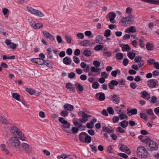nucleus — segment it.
<instances>
[{
    "label": "nucleus",
    "mask_w": 159,
    "mask_h": 159,
    "mask_svg": "<svg viewBox=\"0 0 159 159\" xmlns=\"http://www.w3.org/2000/svg\"><path fill=\"white\" fill-rule=\"evenodd\" d=\"M8 141L11 147L12 148L18 150L20 148L21 146L20 142L17 137H12L9 139Z\"/></svg>",
    "instance_id": "obj_2"
},
{
    "label": "nucleus",
    "mask_w": 159,
    "mask_h": 159,
    "mask_svg": "<svg viewBox=\"0 0 159 159\" xmlns=\"http://www.w3.org/2000/svg\"><path fill=\"white\" fill-rule=\"evenodd\" d=\"M75 85H77V87L79 90L80 91L82 92L84 90L83 87L80 84H79L78 83H77L75 84Z\"/></svg>",
    "instance_id": "obj_45"
},
{
    "label": "nucleus",
    "mask_w": 159,
    "mask_h": 159,
    "mask_svg": "<svg viewBox=\"0 0 159 159\" xmlns=\"http://www.w3.org/2000/svg\"><path fill=\"white\" fill-rule=\"evenodd\" d=\"M21 146L23 151L27 153H30L32 151L30 145L26 143H22Z\"/></svg>",
    "instance_id": "obj_9"
},
{
    "label": "nucleus",
    "mask_w": 159,
    "mask_h": 159,
    "mask_svg": "<svg viewBox=\"0 0 159 159\" xmlns=\"http://www.w3.org/2000/svg\"><path fill=\"white\" fill-rule=\"evenodd\" d=\"M127 114L129 115L130 116L132 115H135L137 114V110L136 109L134 108L132 110L129 111V109H128L127 110Z\"/></svg>",
    "instance_id": "obj_22"
},
{
    "label": "nucleus",
    "mask_w": 159,
    "mask_h": 159,
    "mask_svg": "<svg viewBox=\"0 0 159 159\" xmlns=\"http://www.w3.org/2000/svg\"><path fill=\"white\" fill-rule=\"evenodd\" d=\"M37 61H33V63H35L38 64L39 65H42L45 64L46 61L44 60L41 58H37Z\"/></svg>",
    "instance_id": "obj_17"
},
{
    "label": "nucleus",
    "mask_w": 159,
    "mask_h": 159,
    "mask_svg": "<svg viewBox=\"0 0 159 159\" xmlns=\"http://www.w3.org/2000/svg\"><path fill=\"white\" fill-rule=\"evenodd\" d=\"M61 115L63 117H67L68 115V112L66 110L61 111Z\"/></svg>",
    "instance_id": "obj_49"
},
{
    "label": "nucleus",
    "mask_w": 159,
    "mask_h": 159,
    "mask_svg": "<svg viewBox=\"0 0 159 159\" xmlns=\"http://www.w3.org/2000/svg\"><path fill=\"white\" fill-rule=\"evenodd\" d=\"M146 111L149 115H154L153 111L151 109L146 110Z\"/></svg>",
    "instance_id": "obj_63"
},
{
    "label": "nucleus",
    "mask_w": 159,
    "mask_h": 159,
    "mask_svg": "<svg viewBox=\"0 0 159 159\" xmlns=\"http://www.w3.org/2000/svg\"><path fill=\"white\" fill-rule=\"evenodd\" d=\"M28 21L29 22L31 26L35 29V24H36L35 22L32 20L30 19H28Z\"/></svg>",
    "instance_id": "obj_39"
},
{
    "label": "nucleus",
    "mask_w": 159,
    "mask_h": 159,
    "mask_svg": "<svg viewBox=\"0 0 159 159\" xmlns=\"http://www.w3.org/2000/svg\"><path fill=\"white\" fill-rule=\"evenodd\" d=\"M129 124V122L127 120H123L120 123L121 126L123 128L126 127Z\"/></svg>",
    "instance_id": "obj_28"
},
{
    "label": "nucleus",
    "mask_w": 159,
    "mask_h": 159,
    "mask_svg": "<svg viewBox=\"0 0 159 159\" xmlns=\"http://www.w3.org/2000/svg\"><path fill=\"white\" fill-rule=\"evenodd\" d=\"M147 84L151 88H156L158 86V82L155 79H151L147 81Z\"/></svg>",
    "instance_id": "obj_7"
},
{
    "label": "nucleus",
    "mask_w": 159,
    "mask_h": 159,
    "mask_svg": "<svg viewBox=\"0 0 159 159\" xmlns=\"http://www.w3.org/2000/svg\"><path fill=\"white\" fill-rule=\"evenodd\" d=\"M116 16V14L115 13L111 12H109L107 15L106 18L109 20L111 23L114 24L116 22V21L115 20Z\"/></svg>",
    "instance_id": "obj_8"
},
{
    "label": "nucleus",
    "mask_w": 159,
    "mask_h": 159,
    "mask_svg": "<svg viewBox=\"0 0 159 159\" xmlns=\"http://www.w3.org/2000/svg\"><path fill=\"white\" fill-rule=\"evenodd\" d=\"M66 87L67 89H69L70 91L73 92L75 91V88L72 87V85L70 83H68L66 84Z\"/></svg>",
    "instance_id": "obj_24"
},
{
    "label": "nucleus",
    "mask_w": 159,
    "mask_h": 159,
    "mask_svg": "<svg viewBox=\"0 0 159 159\" xmlns=\"http://www.w3.org/2000/svg\"><path fill=\"white\" fill-rule=\"evenodd\" d=\"M10 131L13 135H18V138L22 141H25V137L24 134L17 127L15 126H11L10 129Z\"/></svg>",
    "instance_id": "obj_1"
},
{
    "label": "nucleus",
    "mask_w": 159,
    "mask_h": 159,
    "mask_svg": "<svg viewBox=\"0 0 159 159\" xmlns=\"http://www.w3.org/2000/svg\"><path fill=\"white\" fill-rule=\"evenodd\" d=\"M121 21L125 25H126V22H127L128 24H129L133 23V16L132 15H129L126 17H124L121 19Z\"/></svg>",
    "instance_id": "obj_6"
},
{
    "label": "nucleus",
    "mask_w": 159,
    "mask_h": 159,
    "mask_svg": "<svg viewBox=\"0 0 159 159\" xmlns=\"http://www.w3.org/2000/svg\"><path fill=\"white\" fill-rule=\"evenodd\" d=\"M99 70V68L97 67L95 68L94 66H92L91 67V72H98Z\"/></svg>",
    "instance_id": "obj_53"
},
{
    "label": "nucleus",
    "mask_w": 159,
    "mask_h": 159,
    "mask_svg": "<svg viewBox=\"0 0 159 159\" xmlns=\"http://www.w3.org/2000/svg\"><path fill=\"white\" fill-rule=\"evenodd\" d=\"M142 57L139 56H138L134 59L135 61L136 62H139L140 61H142Z\"/></svg>",
    "instance_id": "obj_61"
},
{
    "label": "nucleus",
    "mask_w": 159,
    "mask_h": 159,
    "mask_svg": "<svg viewBox=\"0 0 159 159\" xmlns=\"http://www.w3.org/2000/svg\"><path fill=\"white\" fill-rule=\"evenodd\" d=\"M78 114L79 116L82 118H79V120L81 123H85L88 120V118L91 117L92 116L91 115H88L84 111H80L79 112Z\"/></svg>",
    "instance_id": "obj_5"
},
{
    "label": "nucleus",
    "mask_w": 159,
    "mask_h": 159,
    "mask_svg": "<svg viewBox=\"0 0 159 159\" xmlns=\"http://www.w3.org/2000/svg\"><path fill=\"white\" fill-rule=\"evenodd\" d=\"M148 96H150V95L146 91H143L142 93L141 97L143 98H145Z\"/></svg>",
    "instance_id": "obj_48"
},
{
    "label": "nucleus",
    "mask_w": 159,
    "mask_h": 159,
    "mask_svg": "<svg viewBox=\"0 0 159 159\" xmlns=\"http://www.w3.org/2000/svg\"><path fill=\"white\" fill-rule=\"evenodd\" d=\"M0 122L1 123L3 124H8L7 119L2 116H0Z\"/></svg>",
    "instance_id": "obj_33"
},
{
    "label": "nucleus",
    "mask_w": 159,
    "mask_h": 159,
    "mask_svg": "<svg viewBox=\"0 0 159 159\" xmlns=\"http://www.w3.org/2000/svg\"><path fill=\"white\" fill-rule=\"evenodd\" d=\"M122 50L123 52L128 51L130 50L129 46L128 44H125L123 45L122 48Z\"/></svg>",
    "instance_id": "obj_34"
},
{
    "label": "nucleus",
    "mask_w": 159,
    "mask_h": 159,
    "mask_svg": "<svg viewBox=\"0 0 159 159\" xmlns=\"http://www.w3.org/2000/svg\"><path fill=\"white\" fill-rule=\"evenodd\" d=\"M149 101L152 103H155L157 102V98L156 97L153 96L152 97L151 99Z\"/></svg>",
    "instance_id": "obj_52"
},
{
    "label": "nucleus",
    "mask_w": 159,
    "mask_h": 159,
    "mask_svg": "<svg viewBox=\"0 0 159 159\" xmlns=\"http://www.w3.org/2000/svg\"><path fill=\"white\" fill-rule=\"evenodd\" d=\"M140 116L141 118L145 120H146L148 119V117L147 115L144 113H141L140 114Z\"/></svg>",
    "instance_id": "obj_40"
},
{
    "label": "nucleus",
    "mask_w": 159,
    "mask_h": 159,
    "mask_svg": "<svg viewBox=\"0 0 159 159\" xmlns=\"http://www.w3.org/2000/svg\"><path fill=\"white\" fill-rule=\"evenodd\" d=\"M146 143V146L148 147V149L150 151H153L157 150L158 148V146L157 143L150 139L148 138L144 141Z\"/></svg>",
    "instance_id": "obj_4"
},
{
    "label": "nucleus",
    "mask_w": 159,
    "mask_h": 159,
    "mask_svg": "<svg viewBox=\"0 0 159 159\" xmlns=\"http://www.w3.org/2000/svg\"><path fill=\"white\" fill-rule=\"evenodd\" d=\"M36 16L39 17H43L45 16V15L43 12L38 10Z\"/></svg>",
    "instance_id": "obj_46"
},
{
    "label": "nucleus",
    "mask_w": 159,
    "mask_h": 159,
    "mask_svg": "<svg viewBox=\"0 0 159 159\" xmlns=\"http://www.w3.org/2000/svg\"><path fill=\"white\" fill-rule=\"evenodd\" d=\"M56 39L58 43H60L62 42V39L60 35L57 36Z\"/></svg>",
    "instance_id": "obj_62"
},
{
    "label": "nucleus",
    "mask_w": 159,
    "mask_h": 159,
    "mask_svg": "<svg viewBox=\"0 0 159 159\" xmlns=\"http://www.w3.org/2000/svg\"><path fill=\"white\" fill-rule=\"evenodd\" d=\"M103 37L102 35H98L96 38L95 41L97 43L102 44Z\"/></svg>",
    "instance_id": "obj_21"
},
{
    "label": "nucleus",
    "mask_w": 159,
    "mask_h": 159,
    "mask_svg": "<svg viewBox=\"0 0 159 159\" xmlns=\"http://www.w3.org/2000/svg\"><path fill=\"white\" fill-rule=\"evenodd\" d=\"M63 62L66 65H70L72 63V60L69 57H66L63 58Z\"/></svg>",
    "instance_id": "obj_13"
},
{
    "label": "nucleus",
    "mask_w": 159,
    "mask_h": 159,
    "mask_svg": "<svg viewBox=\"0 0 159 159\" xmlns=\"http://www.w3.org/2000/svg\"><path fill=\"white\" fill-rule=\"evenodd\" d=\"M12 97L15 99L17 101L20 100V95L17 93H14L12 94Z\"/></svg>",
    "instance_id": "obj_36"
},
{
    "label": "nucleus",
    "mask_w": 159,
    "mask_h": 159,
    "mask_svg": "<svg viewBox=\"0 0 159 159\" xmlns=\"http://www.w3.org/2000/svg\"><path fill=\"white\" fill-rule=\"evenodd\" d=\"M103 48V46L99 44L97 45L94 47V49L97 51H99Z\"/></svg>",
    "instance_id": "obj_44"
},
{
    "label": "nucleus",
    "mask_w": 159,
    "mask_h": 159,
    "mask_svg": "<svg viewBox=\"0 0 159 159\" xmlns=\"http://www.w3.org/2000/svg\"><path fill=\"white\" fill-rule=\"evenodd\" d=\"M87 134L85 132H83L81 133L79 135V139L80 141L84 143V139L85 137Z\"/></svg>",
    "instance_id": "obj_23"
},
{
    "label": "nucleus",
    "mask_w": 159,
    "mask_h": 159,
    "mask_svg": "<svg viewBox=\"0 0 159 159\" xmlns=\"http://www.w3.org/2000/svg\"><path fill=\"white\" fill-rule=\"evenodd\" d=\"M116 130L120 133H124L125 132V131L122 128L120 127H118L117 128Z\"/></svg>",
    "instance_id": "obj_59"
},
{
    "label": "nucleus",
    "mask_w": 159,
    "mask_h": 159,
    "mask_svg": "<svg viewBox=\"0 0 159 159\" xmlns=\"http://www.w3.org/2000/svg\"><path fill=\"white\" fill-rule=\"evenodd\" d=\"M128 56L130 59L133 60L135 57V54L134 53L130 52L128 53Z\"/></svg>",
    "instance_id": "obj_41"
},
{
    "label": "nucleus",
    "mask_w": 159,
    "mask_h": 159,
    "mask_svg": "<svg viewBox=\"0 0 159 159\" xmlns=\"http://www.w3.org/2000/svg\"><path fill=\"white\" fill-rule=\"evenodd\" d=\"M111 31L109 30H106L104 33V36L106 37H108L111 35Z\"/></svg>",
    "instance_id": "obj_47"
},
{
    "label": "nucleus",
    "mask_w": 159,
    "mask_h": 159,
    "mask_svg": "<svg viewBox=\"0 0 159 159\" xmlns=\"http://www.w3.org/2000/svg\"><path fill=\"white\" fill-rule=\"evenodd\" d=\"M137 155L140 157L146 158L148 157L149 153L145 148L143 146H139L137 149Z\"/></svg>",
    "instance_id": "obj_3"
},
{
    "label": "nucleus",
    "mask_w": 159,
    "mask_h": 159,
    "mask_svg": "<svg viewBox=\"0 0 159 159\" xmlns=\"http://www.w3.org/2000/svg\"><path fill=\"white\" fill-rule=\"evenodd\" d=\"M120 149L128 154H129L131 153V151L129 148L126 145H122L120 147Z\"/></svg>",
    "instance_id": "obj_12"
},
{
    "label": "nucleus",
    "mask_w": 159,
    "mask_h": 159,
    "mask_svg": "<svg viewBox=\"0 0 159 159\" xmlns=\"http://www.w3.org/2000/svg\"><path fill=\"white\" fill-rule=\"evenodd\" d=\"M99 86V84L97 82H94L92 85V86L94 89H98Z\"/></svg>",
    "instance_id": "obj_56"
},
{
    "label": "nucleus",
    "mask_w": 159,
    "mask_h": 159,
    "mask_svg": "<svg viewBox=\"0 0 159 159\" xmlns=\"http://www.w3.org/2000/svg\"><path fill=\"white\" fill-rule=\"evenodd\" d=\"M119 84L118 82L116 80H112L108 84V86L111 89H114V86L117 85Z\"/></svg>",
    "instance_id": "obj_15"
},
{
    "label": "nucleus",
    "mask_w": 159,
    "mask_h": 159,
    "mask_svg": "<svg viewBox=\"0 0 159 159\" xmlns=\"http://www.w3.org/2000/svg\"><path fill=\"white\" fill-rule=\"evenodd\" d=\"M132 9L130 7H127L126 9V13L128 14H131L132 11Z\"/></svg>",
    "instance_id": "obj_57"
},
{
    "label": "nucleus",
    "mask_w": 159,
    "mask_h": 159,
    "mask_svg": "<svg viewBox=\"0 0 159 159\" xmlns=\"http://www.w3.org/2000/svg\"><path fill=\"white\" fill-rule=\"evenodd\" d=\"M100 62L98 61H95L93 62V65L96 66L97 68L100 66Z\"/></svg>",
    "instance_id": "obj_64"
},
{
    "label": "nucleus",
    "mask_w": 159,
    "mask_h": 159,
    "mask_svg": "<svg viewBox=\"0 0 159 159\" xmlns=\"http://www.w3.org/2000/svg\"><path fill=\"white\" fill-rule=\"evenodd\" d=\"M80 44L81 46L87 47L88 46H92L93 45L94 43H92L89 40H84L81 41L80 42Z\"/></svg>",
    "instance_id": "obj_11"
},
{
    "label": "nucleus",
    "mask_w": 159,
    "mask_h": 159,
    "mask_svg": "<svg viewBox=\"0 0 159 159\" xmlns=\"http://www.w3.org/2000/svg\"><path fill=\"white\" fill-rule=\"evenodd\" d=\"M136 30V29L135 28V27L133 26H131L129 27L128 28L126 29L125 30V32L128 33H133L135 32Z\"/></svg>",
    "instance_id": "obj_19"
},
{
    "label": "nucleus",
    "mask_w": 159,
    "mask_h": 159,
    "mask_svg": "<svg viewBox=\"0 0 159 159\" xmlns=\"http://www.w3.org/2000/svg\"><path fill=\"white\" fill-rule=\"evenodd\" d=\"M103 131L105 132H107L108 133H110L114 132V129L112 128H109L106 127H103L102 128Z\"/></svg>",
    "instance_id": "obj_25"
},
{
    "label": "nucleus",
    "mask_w": 159,
    "mask_h": 159,
    "mask_svg": "<svg viewBox=\"0 0 159 159\" xmlns=\"http://www.w3.org/2000/svg\"><path fill=\"white\" fill-rule=\"evenodd\" d=\"M15 58L14 56H11L7 57L6 55H4L3 56V60L6 59H14Z\"/></svg>",
    "instance_id": "obj_43"
},
{
    "label": "nucleus",
    "mask_w": 159,
    "mask_h": 159,
    "mask_svg": "<svg viewBox=\"0 0 159 159\" xmlns=\"http://www.w3.org/2000/svg\"><path fill=\"white\" fill-rule=\"evenodd\" d=\"M43 27V24L41 23H37L35 24V29H39Z\"/></svg>",
    "instance_id": "obj_51"
},
{
    "label": "nucleus",
    "mask_w": 159,
    "mask_h": 159,
    "mask_svg": "<svg viewBox=\"0 0 159 159\" xmlns=\"http://www.w3.org/2000/svg\"><path fill=\"white\" fill-rule=\"evenodd\" d=\"M70 125V123H69L68 121H67V123L66 124L62 125H61V128L62 129H63L64 130H66V129L69 128Z\"/></svg>",
    "instance_id": "obj_30"
},
{
    "label": "nucleus",
    "mask_w": 159,
    "mask_h": 159,
    "mask_svg": "<svg viewBox=\"0 0 159 159\" xmlns=\"http://www.w3.org/2000/svg\"><path fill=\"white\" fill-rule=\"evenodd\" d=\"M65 38L67 43H71L72 38L70 36L66 35Z\"/></svg>",
    "instance_id": "obj_38"
},
{
    "label": "nucleus",
    "mask_w": 159,
    "mask_h": 159,
    "mask_svg": "<svg viewBox=\"0 0 159 159\" xmlns=\"http://www.w3.org/2000/svg\"><path fill=\"white\" fill-rule=\"evenodd\" d=\"M84 143H90L92 140V138L89 135H86V136L85 137Z\"/></svg>",
    "instance_id": "obj_29"
},
{
    "label": "nucleus",
    "mask_w": 159,
    "mask_h": 159,
    "mask_svg": "<svg viewBox=\"0 0 159 159\" xmlns=\"http://www.w3.org/2000/svg\"><path fill=\"white\" fill-rule=\"evenodd\" d=\"M139 45L142 48H143L144 46V40L143 39H139Z\"/></svg>",
    "instance_id": "obj_60"
},
{
    "label": "nucleus",
    "mask_w": 159,
    "mask_h": 159,
    "mask_svg": "<svg viewBox=\"0 0 159 159\" xmlns=\"http://www.w3.org/2000/svg\"><path fill=\"white\" fill-rule=\"evenodd\" d=\"M119 120V118L118 116H116L113 117L112 118V120L114 123H117Z\"/></svg>",
    "instance_id": "obj_55"
},
{
    "label": "nucleus",
    "mask_w": 159,
    "mask_h": 159,
    "mask_svg": "<svg viewBox=\"0 0 159 159\" xmlns=\"http://www.w3.org/2000/svg\"><path fill=\"white\" fill-rule=\"evenodd\" d=\"M146 48L148 50H152L153 49V46L152 43H148L146 45Z\"/></svg>",
    "instance_id": "obj_31"
},
{
    "label": "nucleus",
    "mask_w": 159,
    "mask_h": 159,
    "mask_svg": "<svg viewBox=\"0 0 159 159\" xmlns=\"http://www.w3.org/2000/svg\"><path fill=\"white\" fill-rule=\"evenodd\" d=\"M107 111L109 114L113 115L114 111L111 107H109L107 108Z\"/></svg>",
    "instance_id": "obj_42"
},
{
    "label": "nucleus",
    "mask_w": 159,
    "mask_h": 159,
    "mask_svg": "<svg viewBox=\"0 0 159 159\" xmlns=\"http://www.w3.org/2000/svg\"><path fill=\"white\" fill-rule=\"evenodd\" d=\"M123 54L120 52L116 53V59L119 60L122 59L123 58Z\"/></svg>",
    "instance_id": "obj_37"
},
{
    "label": "nucleus",
    "mask_w": 159,
    "mask_h": 159,
    "mask_svg": "<svg viewBox=\"0 0 159 159\" xmlns=\"http://www.w3.org/2000/svg\"><path fill=\"white\" fill-rule=\"evenodd\" d=\"M43 36L47 39H49L52 41H55V39L54 36L52 35L47 31H43Z\"/></svg>",
    "instance_id": "obj_10"
},
{
    "label": "nucleus",
    "mask_w": 159,
    "mask_h": 159,
    "mask_svg": "<svg viewBox=\"0 0 159 159\" xmlns=\"http://www.w3.org/2000/svg\"><path fill=\"white\" fill-rule=\"evenodd\" d=\"M83 54L86 57H89L92 54L91 51L88 49H86L84 51Z\"/></svg>",
    "instance_id": "obj_32"
},
{
    "label": "nucleus",
    "mask_w": 159,
    "mask_h": 159,
    "mask_svg": "<svg viewBox=\"0 0 159 159\" xmlns=\"http://www.w3.org/2000/svg\"><path fill=\"white\" fill-rule=\"evenodd\" d=\"M97 98L100 101H103L105 99V95L103 93H99L96 94Z\"/></svg>",
    "instance_id": "obj_14"
},
{
    "label": "nucleus",
    "mask_w": 159,
    "mask_h": 159,
    "mask_svg": "<svg viewBox=\"0 0 159 159\" xmlns=\"http://www.w3.org/2000/svg\"><path fill=\"white\" fill-rule=\"evenodd\" d=\"M84 34L86 36H91V38L93 37V35L92 34L91 32L90 31H87L85 32Z\"/></svg>",
    "instance_id": "obj_54"
},
{
    "label": "nucleus",
    "mask_w": 159,
    "mask_h": 159,
    "mask_svg": "<svg viewBox=\"0 0 159 159\" xmlns=\"http://www.w3.org/2000/svg\"><path fill=\"white\" fill-rule=\"evenodd\" d=\"M147 3L159 5V0H140Z\"/></svg>",
    "instance_id": "obj_16"
},
{
    "label": "nucleus",
    "mask_w": 159,
    "mask_h": 159,
    "mask_svg": "<svg viewBox=\"0 0 159 159\" xmlns=\"http://www.w3.org/2000/svg\"><path fill=\"white\" fill-rule=\"evenodd\" d=\"M25 89L26 91L30 95H33L35 92V90L31 89L26 88Z\"/></svg>",
    "instance_id": "obj_35"
},
{
    "label": "nucleus",
    "mask_w": 159,
    "mask_h": 159,
    "mask_svg": "<svg viewBox=\"0 0 159 159\" xmlns=\"http://www.w3.org/2000/svg\"><path fill=\"white\" fill-rule=\"evenodd\" d=\"M27 8L28 11L32 14L36 16L38 10L34 9L31 7H27Z\"/></svg>",
    "instance_id": "obj_18"
},
{
    "label": "nucleus",
    "mask_w": 159,
    "mask_h": 159,
    "mask_svg": "<svg viewBox=\"0 0 159 159\" xmlns=\"http://www.w3.org/2000/svg\"><path fill=\"white\" fill-rule=\"evenodd\" d=\"M59 120L60 122L62 123L63 125L64 124H67V121L62 117H59Z\"/></svg>",
    "instance_id": "obj_50"
},
{
    "label": "nucleus",
    "mask_w": 159,
    "mask_h": 159,
    "mask_svg": "<svg viewBox=\"0 0 159 159\" xmlns=\"http://www.w3.org/2000/svg\"><path fill=\"white\" fill-rule=\"evenodd\" d=\"M63 107L67 111H72L74 109L73 106L69 104H65Z\"/></svg>",
    "instance_id": "obj_20"
},
{
    "label": "nucleus",
    "mask_w": 159,
    "mask_h": 159,
    "mask_svg": "<svg viewBox=\"0 0 159 159\" xmlns=\"http://www.w3.org/2000/svg\"><path fill=\"white\" fill-rule=\"evenodd\" d=\"M119 116L121 120L126 119H128V117L124 111H122V113L119 115Z\"/></svg>",
    "instance_id": "obj_26"
},
{
    "label": "nucleus",
    "mask_w": 159,
    "mask_h": 159,
    "mask_svg": "<svg viewBox=\"0 0 159 159\" xmlns=\"http://www.w3.org/2000/svg\"><path fill=\"white\" fill-rule=\"evenodd\" d=\"M1 148L2 151H3L6 154H8L9 153L8 150L6 148V145L4 144H2L1 145Z\"/></svg>",
    "instance_id": "obj_27"
},
{
    "label": "nucleus",
    "mask_w": 159,
    "mask_h": 159,
    "mask_svg": "<svg viewBox=\"0 0 159 159\" xmlns=\"http://www.w3.org/2000/svg\"><path fill=\"white\" fill-rule=\"evenodd\" d=\"M77 36L79 39H82L84 38V35L83 33H79L77 34Z\"/></svg>",
    "instance_id": "obj_58"
}]
</instances>
